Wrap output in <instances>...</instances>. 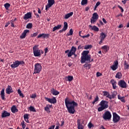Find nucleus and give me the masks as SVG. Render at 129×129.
I'll list each match as a JSON object with an SVG mask.
<instances>
[{"label": "nucleus", "mask_w": 129, "mask_h": 129, "mask_svg": "<svg viewBox=\"0 0 129 129\" xmlns=\"http://www.w3.org/2000/svg\"><path fill=\"white\" fill-rule=\"evenodd\" d=\"M102 21H103V23H104V24H106V23H107V22H106V20H105V19H104V18L102 19Z\"/></svg>", "instance_id": "052dcab7"}, {"label": "nucleus", "mask_w": 129, "mask_h": 129, "mask_svg": "<svg viewBox=\"0 0 129 129\" xmlns=\"http://www.w3.org/2000/svg\"><path fill=\"white\" fill-rule=\"evenodd\" d=\"M121 77H122V74H121V73L118 72L115 76L116 78H118V79H121Z\"/></svg>", "instance_id": "c756f323"}, {"label": "nucleus", "mask_w": 129, "mask_h": 129, "mask_svg": "<svg viewBox=\"0 0 129 129\" xmlns=\"http://www.w3.org/2000/svg\"><path fill=\"white\" fill-rule=\"evenodd\" d=\"M118 28H123V25L122 24H120Z\"/></svg>", "instance_id": "338daca9"}, {"label": "nucleus", "mask_w": 129, "mask_h": 129, "mask_svg": "<svg viewBox=\"0 0 129 129\" xmlns=\"http://www.w3.org/2000/svg\"><path fill=\"white\" fill-rule=\"evenodd\" d=\"M120 119V117L116 114V113H113V122H118Z\"/></svg>", "instance_id": "9d476101"}, {"label": "nucleus", "mask_w": 129, "mask_h": 129, "mask_svg": "<svg viewBox=\"0 0 129 129\" xmlns=\"http://www.w3.org/2000/svg\"><path fill=\"white\" fill-rule=\"evenodd\" d=\"M32 18V13L31 12H28L24 15L23 17L24 20L27 21L28 19H31Z\"/></svg>", "instance_id": "4468645a"}, {"label": "nucleus", "mask_w": 129, "mask_h": 129, "mask_svg": "<svg viewBox=\"0 0 129 129\" xmlns=\"http://www.w3.org/2000/svg\"><path fill=\"white\" fill-rule=\"evenodd\" d=\"M36 96L37 95H36V94H32L31 95H30L31 98H36Z\"/></svg>", "instance_id": "5fc2aeb1"}, {"label": "nucleus", "mask_w": 129, "mask_h": 129, "mask_svg": "<svg viewBox=\"0 0 129 129\" xmlns=\"http://www.w3.org/2000/svg\"><path fill=\"white\" fill-rule=\"evenodd\" d=\"M64 102L69 113L74 114V113L75 112V109H74V107H75V106H78V104L68 98L65 99Z\"/></svg>", "instance_id": "f257e3e1"}, {"label": "nucleus", "mask_w": 129, "mask_h": 129, "mask_svg": "<svg viewBox=\"0 0 129 129\" xmlns=\"http://www.w3.org/2000/svg\"><path fill=\"white\" fill-rule=\"evenodd\" d=\"M11 111H12L13 113H16V112H18V109H17V107H16L15 106H13L11 108Z\"/></svg>", "instance_id": "cd10ccee"}, {"label": "nucleus", "mask_w": 129, "mask_h": 129, "mask_svg": "<svg viewBox=\"0 0 129 129\" xmlns=\"http://www.w3.org/2000/svg\"><path fill=\"white\" fill-rule=\"evenodd\" d=\"M45 100L49 102V103H52L53 104L56 103L57 102V100L55 97H53L52 98H48L47 97L45 98Z\"/></svg>", "instance_id": "f8f14e48"}, {"label": "nucleus", "mask_w": 129, "mask_h": 129, "mask_svg": "<svg viewBox=\"0 0 129 129\" xmlns=\"http://www.w3.org/2000/svg\"><path fill=\"white\" fill-rule=\"evenodd\" d=\"M106 37V35L104 33H101L100 34V39L104 40Z\"/></svg>", "instance_id": "72a5a7b5"}, {"label": "nucleus", "mask_w": 129, "mask_h": 129, "mask_svg": "<svg viewBox=\"0 0 129 129\" xmlns=\"http://www.w3.org/2000/svg\"><path fill=\"white\" fill-rule=\"evenodd\" d=\"M98 111H102L108 108V102L105 100H102L99 104Z\"/></svg>", "instance_id": "7ed1b4c3"}, {"label": "nucleus", "mask_w": 129, "mask_h": 129, "mask_svg": "<svg viewBox=\"0 0 129 129\" xmlns=\"http://www.w3.org/2000/svg\"><path fill=\"white\" fill-rule=\"evenodd\" d=\"M128 68H129L128 64H127V63H126V61H125L124 62V68L125 70H127V69H128Z\"/></svg>", "instance_id": "e433bc0d"}, {"label": "nucleus", "mask_w": 129, "mask_h": 129, "mask_svg": "<svg viewBox=\"0 0 129 129\" xmlns=\"http://www.w3.org/2000/svg\"><path fill=\"white\" fill-rule=\"evenodd\" d=\"M68 28V24L67 23V22H64V25H63V27L62 28V29L59 31V33H62V32H63L66 31V30H67Z\"/></svg>", "instance_id": "2eb2a0df"}, {"label": "nucleus", "mask_w": 129, "mask_h": 129, "mask_svg": "<svg viewBox=\"0 0 129 129\" xmlns=\"http://www.w3.org/2000/svg\"><path fill=\"white\" fill-rule=\"evenodd\" d=\"M34 67V74L40 73V72H41V71L42 70V66H41V64L37 63L35 64Z\"/></svg>", "instance_id": "423d86ee"}, {"label": "nucleus", "mask_w": 129, "mask_h": 129, "mask_svg": "<svg viewBox=\"0 0 129 129\" xmlns=\"http://www.w3.org/2000/svg\"><path fill=\"white\" fill-rule=\"evenodd\" d=\"M107 98H109V99H113V98H114V95L112 94L110 95L109 93L107 95V96L106 97Z\"/></svg>", "instance_id": "f704fd0d"}, {"label": "nucleus", "mask_w": 129, "mask_h": 129, "mask_svg": "<svg viewBox=\"0 0 129 129\" xmlns=\"http://www.w3.org/2000/svg\"><path fill=\"white\" fill-rule=\"evenodd\" d=\"M61 27H62L61 25H58L56 26H55L53 28L52 32H55L56 30H59V29H61Z\"/></svg>", "instance_id": "a878e982"}, {"label": "nucleus", "mask_w": 129, "mask_h": 129, "mask_svg": "<svg viewBox=\"0 0 129 129\" xmlns=\"http://www.w3.org/2000/svg\"><path fill=\"white\" fill-rule=\"evenodd\" d=\"M109 93L107 91H103V94L104 96H106V97Z\"/></svg>", "instance_id": "8fccbe9b"}, {"label": "nucleus", "mask_w": 129, "mask_h": 129, "mask_svg": "<svg viewBox=\"0 0 129 129\" xmlns=\"http://www.w3.org/2000/svg\"><path fill=\"white\" fill-rule=\"evenodd\" d=\"M1 98L3 100H5V89H3L1 92Z\"/></svg>", "instance_id": "c85d7f7f"}, {"label": "nucleus", "mask_w": 129, "mask_h": 129, "mask_svg": "<svg viewBox=\"0 0 129 129\" xmlns=\"http://www.w3.org/2000/svg\"><path fill=\"white\" fill-rule=\"evenodd\" d=\"M102 50H103L104 51V52H107L108 51V46L105 45L102 47Z\"/></svg>", "instance_id": "c9c22d12"}, {"label": "nucleus", "mask_w": 129, "mask_h": 129, "mask_svg": "<svg viewBox=\"0 0 129 129\" xmlns=\"http://www.w3.org/2000/svg\"><path fill=\"white\" fill-rule=\"evenodd\" d=\"M52 107V105H47L44 108V110L47 111L48 113H50L51 111H50V108Z\"/></svg>", "instance_id": "6ab92c4d"}, {"label": "nucleus", "mask_w": 129, "mask_h": 129, "mask_svg": "<svg viewBox=\"0 0 129 129\" xmlns=\"http://www.w3.org/2000/svg\"><path fill=\"white\" fill-rule=\"evenodd\" d=\"M119 17H122V14H118V15H117L116 16V18H118Z\"/></svg>", "instance_id": "e2e57ef3"}, {"label": "nucleus", "mask_w": 129, "mask_h": 129, "mask_svg": "<svg viewBox=\"0 0 129 129\" xmlns=\"http://www.w3.org/2000/svg\"><path fill=\"white\" fill-rule=\"evenodd\" d=\"M51 92L52 94H53V95H58V94H59V92H58V91L55 90L54 89H52L51 90Z\"/></svg>", "instance_id": "393cba45"}, {"label": "nucleus", "mask_w": 129, "mask_h": 129, "mask_svg": "<svg viewBox=\"0 0 129 129\" xmlns=\"http://www.w3.org/2000/svg\"><path fill=\"white\" fill-rule=\"evenodd\" d=\"M21 125L22 126V129H25L26 128V124H25V121H22L21 122Z\"/></svg>", "instance_id": "c03bdc74"}, {"label": "nucleus", "mask_w": 129, "mask_h": 129, "mask_svg": "<svg viewBox=\"0 0 129 129\" xmlns=\"http://www.w3.org/2000/svg\"><path fill=\"white\" fill-rule=\"evenodd\" d=\"M89 37H90V34H88L87 35L82 36V38L83 39H85V38H88Z\"/></svg>", "instance_id": "603ef678"}, {"label": "nucleus", "mask_w": 129, "mask_h": 129, "mask_svg": "<svg viewBox=\"0 0 129 129\" xmlns=\"http://www.w3.org/2000/svg\"><path fill=\"white\" fill-rule=\"evenodd\" d=\"M103 41H104V40H103V39H101L100 41L99 42V44L100 45H101V44H102Z\"/></svg>", "instance_id": "bf43d9fd"}, {"label": "nucleus", "mask_w": 129, "mask_h": 129, "mask_svg": "<svg viewBox=\"0 0 129 129\" xmlns=\"http://www.w3.org/2000/svg\"><path fill=\"white\" fill-rule=\"evenodd\" d=\"M48 34H45L44 33L40 34L38 35L37 38L39 39V38H47V37H48Z\"/></svg>", "instance_id": "5701e85b"}, {"label": "nucleus", "mask_w": 129, "mask_h": 129, "mask_svg": "<svg viewBox=\"0 0 129 129\" xmlns=\"http://www.w3.org/2000/svg\"><path fill=\"white\" fill-rule=\"evenodd\" d=\"M76 50H77V48L74 46H72L71 50H70L71 51L72 53H73L74 55H75V52H76Z\"/></svg>", "instance_id": "2f4dec72"}, {"label": "nucleus", "mask_w": 129, "mask_h": 129, "mask_svg": "<svg viewBox=\"0 0 129 129\" xmlns=\"http://www.w3.org/2000/svg\"><path fill=\"white\" fill-rule=\"evenodd\" d=\"M80 120H81L80 119H78V120H77L78 128V129H83V128H84V127L83 126V125H82V124L80 122Z\"/></svg>", "instance_id": "aec40b11"}, {"label": "nucleus", "mask_w": 129, "mask_h": 129, "mask_svg": "<svg viewBox=\"0 0 129 129\" xmlns=\"http://www.w3.org/2000/svg\"><path fill=\"white\" fill-rule=\"evenodd\" d=\"M23 117L24 118V120L29 123L30 121H29V114H25L23 116Z\"/></svg>", "instance_id": "4be33fe9"}, {"label": "nucleus", "mask_w": 129, "mask_h": 129, "mask_svg": "<svg viewBox=\"0 0 129 129\" xmlns=\"http://www.w3.org/2000/svg\"><path fill=\"white\" fill-rule=\"evenodd\" d=\"M38 14H41V10H40L39 8H38Z\"/></svg>", "instance_id": "774afa93"}, {"label": "nucleus", "mask_w": 129, "mask_h": 129, "mask_svg": "<svg viewBox=\"0 0 129 129\" xmlns=\"http://www.w3.org/2000/svg\"><path fill=\"white\" fill-rule=\"evenodd\" d=\"M4 7L6 10H9V8L11 7V5L9 3H6L4 5Z\"/></svg>", "instance_id": "37998d69"}, {"label": "nucleus", "mask_w": 129, "mask_h": 129, "mask_svg": "<svg viewBox=\"0 0 129 129\" xmlns=\"http://www.w3.org/2000/svg\"><path fill=\"white\" fill-rule=\"evenodd\" d=\"M117 7L121 10V13H123V9H122V7H120L119 5H118Z\"/></svg>", "instance_id": "4d7b16f0"}, {"label": "nucleus", "mask_w": 129, "mask_h": 129, "mask_svg": "<svg viewBox=\"0 0 129 129\" xmlns=\"http://www.w3.org/2000/svg\"><path fill=\"white\" fill-rule=\"evenodd\" d=\"M100 5V2H97V3L96 4V5L95 6V10L96 9V8H97V7H98V6H99Z\"/></svg>", "instance_id": "6e6d98bb"}, {"label": "nucleus", "mask_w": 129, "mask_h": 129, "mask_svg": "<svg viewBox=\"0 0 129 129\" xmlns=\"http://www.w3.org/2000/svg\"><path fill=\"white\" fill-rule=\"evenodd\" d=\"M102 74L101 73H99V72H97L96 73V76L97 77H99V76H101Z\"/></svg>", "instance_id": "13d9d810"}, {"label": "nucleus", "mask_w": 129, "mask_h": 129, "mask_svg": "<svg viewBox=\"0 0 129 129\" xmlns=\"http://www.w3.org/2000/svg\"><path fill=\"white\" fill-rule=\"evenodd\" d=\"M6 93L7 94H11L12 92H13V88H12V87L11 86H8V88L6 89Z\"/></svg>", "instance_id": "dca6fc26"}, {"label": "nucleus", "mask_w": 129, "mask_h": 129, "mask_svg": "<svg viewBox=\"0 0 129 129\" xmlns=\"http://www.w3.org/2000/svg\"><path fill=\"white\" fill-rule=\"evenodd\" d=\"M11 22V27H15V25H14V22H13V20H12Z\"/></svg>", "instance_id": "0e129e2a"}, {"label": "nucleus", "mask_w": 129, "mask_h": 129, "mask_svg": "<svg viewBox=\"0 0 129 129\" xmlns=\"http://www.w3.org/2000/svg\"><path fill=\"white\" fill-rule=\"evenodd\" d=\"M29 32H30L29 30H24L23 33H22L21 35L20 36L21 39H24V38H26V35H27V33H29Z\"/></svg>", "instance_id": "f3484780"}, {"label": "nucleus", "mask_w": 129, "mask_h": 129, "mask_svg": "<svg viewBox=\"0 0 129 129\" xmlns=\"http://www.w3.org/2000/svg\"><path fill=\"white\" fill-rule=\"evenodd\" d=\"M32 27H33L32 23H28L26 26L27 29H32Z\"/></svg>", "instance_id": "49530a36"}, {"label": "nucleus", "mask_w": 129, "mask_h": 129, "mask_svg": "<svg viewBox=\"0 0 129 129\" xmlns=\"http://www.w3.org/2000/svg\"><path fill=\"white\" fill-rule=\"evenodd\" d=\"M88 126L89 128H91V127H92V126H93V124L92 123H91V122H89L88 124Z\"/></svg>", "instance_id": "864d4df0"}, {"label": "nucleus", "mask_w": 129, "mask_h": 129, "mask_svg": "<svg viewBox=\"0 0 129 129\" xmlns=\"http://www.w3.org/2000/svg\"><path fill=\"white\" fill-rule=\"evenodd\" d=\"M23 64H24L23 61L16 60L13 62V63L11 65V67L13 69H15V68H17V67H19L20 65H23Z\"/></svg>", "instance_id": "39448f33"}, {"label": "nucleus", "mask_w": 129, "mask_h": 129, "mask_svg": "<svg viewBox=\"0 0 129 129\" xmlns=\"http://www.w3.org/2000/svg\"><path fill=\"white\" fill-rule=\"evenodd\" d=\"M103 118L105 120L110 119L111 118V113L109 111H105L103 115Z\"/></svg>", "instance_id": "0eeeda50"}, {"label": "nucleus", "mask_w": 129, "mask_h": 129, "mask_svg": "<svg viewBox=\"0 0 129 129\" xmlns=\"http://www.w3.org/2000/svg\"><path fill=\"white\" fill-rule=\"evenodd\" d=\"M38 34H39V33L38 32H35L33 34H31V37H32V38H34L35 37H37V36H38Z\"/></svg>", "instance_id": "a18cd8bd"}, {"label": "nucleus", "mask_w": 129, "mask_h": 129, "mask_svg": "<svg viewBox=\"0 0 129 129\" xmlns=\"http://www.w3.org/2000/svg\"><path fill=\"white\" fill-rule=\"evenodd\" d=\"M29 110H30V111H32L33 112H36V109L32 106L29 107Z\"/></svg>", "instance_id": "79ce46f5"}, {"label": "nucleus", "mask_w": 129, "mask_h": 129, "mask_svg": "<svg viewBox=\"0 0 129 129\" xmlns=\"http://www.w3.org/2000/svg\"><path fill=\"white\" fill-rule=\"evenodd\" d=\"M54 4H55V0H48V3L45 6V10L48 11Z\"/></svg>", "instance_id": "1a4fd4ad"}, {"label": "nucleus", "mask_w": 129, "mask_h": 129, "mask_svg": "<svg viewBox=\"0 0 129 129\" xmlns=\"http://www.w3.org/2000/svg\"><path fill=\"white\" fill-rule=\"evenodd\" d=\"M11 114L8 112L7 111H4L3 113H2V117H7V116H10Z\"/></svg>", "instance_id": "412c9836"}, {"label": "nucleus", "mask_w": 129, "mask_h": 129, "mask_svg": "<svg viewBox=\"0 0 129 129\" xmlns=\"http://www.w3.org/2000/svg\"><path fill=\"white\" fill-rule=\"evenodd\" d=\"M87 4V0H82L81 2L82 6H84Z\"/></svg>", "instance_id": "de8ad7c7"}, {"label": "nucleus", "mask_w": 129, "mask_h": 129, "mask_svg": "<svg viewBox=\"0 0 129 129\" xmlns=\"http://www.w3.org/2000/svg\"><path fill=\"white\" fill-rule=\"evenodd\" d=\"M118 85L121 88H126V83L123 80H120L118 82Z\"/></svg>", "instance_id": "ddd939ff"}, {"label": "nucleus", "mask_w": 129, "mask_h": 129, "mask_svg": "<svg viewBox=\"0 0 129 129\" xmlns=\"http://www.w3.org/2000/svg\"><path fill=\"white\" fill-rule=\"evenodd\" d=\"M88 54H89L88 50H84L82 53L81 63H85L86 61L89 62H91V55H88Z\"/></svg>", "instance_id": "f03ea898"}, {"label": "nucleus", "mask_w": 129, "mask_h": 129, "mask_svg": "<svg viewBox=\"0 0 129 129\" xmlns=\"http://www.w3.org/2000/svg\"><path fill=\"white\" fill-rule=\"evenodd\" d=\"M125 97H121L119 95H118V99L121 101V102H125V99H124Z\"/></svg>", "instance_id": "7c9ffc66"}, {"label": "nucleus", "mask_w": 129, "mask_h": 129, "mask_svg": "<svg viewBox=\"0 0 129 129\" xmlns=\"http://www.w3.org/2000/svg\"><path fill=\"white\" fill-rule=\"evenodd\" d=\"M110 68L113 71H115V70L118 68V61L117 60H115L113 64L110 66Z\"/></svg>", "instance_id": "9b49d317"}, {"label": "nucleus", "mask_w": 129, "mask_h": 129, "mask_svg": "<svg viewBox=\"0 0 129 129\" xmlns=\"http://www.w3.org/2000/svg\"><path fill=\"white\" fill-rule=\"evenodd\" d=\"M18 93L19 94V96H21V97L24 98V94L22 93V91L21 90L18 89Z\"/></svg>", "instance_id": "58836bf2"}, {"label": "nucleus", "mask_w": 129, "mask_h": 129, "mask_svg": "<svg viewBox=\"0 0 129 129\" xmlns=\"http://www.w3.org/2000/svg\"><path fill=\"white\" fill-rule=\"evenodd\" d=\"M66 79H68V81H72L73 80V77L71 76H69L66 77Z\"/></svg>", "instance_id": "4c0bfd02"}, {"label": "nucleus", "mask_w": 129, "mask_h": 129, "mask_svg": "<svg viewBox=\"0 0 129 129\" xmlns=\"http://www.w3.org/2000/svg\"><path fill=\"white\" fill-rule=\"evenodd\" d=\"M98 99H99L98 96H97L94 99V101H93L92 102L93 104H94V103H95L96 101H98Z\"/></svg>", "instance_id": "09e8293b"}, {"label": "nucleus", "mask_w": 129, "mask_h": 129, "mask_svg": "<svg viewBox=\"0 0 129 129\" xmlns=\"http://www.w3.org/2000/svg\"><path fill=\"white\" fill-rule=\"evenodd\" d=\"M98 14L96 13H94L93 14L92 17L91 19V24H94V23H95V22H96L97 21V20H98Z\"/></svg>", "instance_id": "6e6552de"}, {"label": "nucleus", "mask_w": 129, "mask_h": 129, "mask_svg": "<svg viewBox=\"0 0 129 129\" xmlns=\"http://www.w3.org/2000/svg\"><path fill=\"white\" fill-rule=\"evenodd\" d=\"M38 47H39V45H36L33 48V54L35 57H39V56H41L40 50L38 49Z\"/></svg>", "instance_id": "20e7f679"}, {"label": "nucleus", "mask_w": 129, "mask_h": 129, "mask_svg": "<svg viewBox=\"0 0 129 129\" xmlns=\"http://www.w3.org/2000/svg\"><path fill=\"white\" fill-rule=\"evenodd\" d=\"M89 28L91 30L94 31L95 32H98V31H99V28L96 26H92L91 25H89Z\"/></svg>", "instance_id": "a211bd4d"}, {"label": "nucleus", "mask_w": 129, "mask_h": 129, "mask_svg": "<svg viewBox=\"0 0 129 129\" xmlns=\"http://www.w3.org/2000/svg\"><path fill=\"white\" fill-rule=\"evenodd\" d=\"M72 16H73V12H71L65 15L64 19H69V18H70V17H72Z\"/></svg>", "instance_id": "bb28decb"}, {"label": "nucleus", "mask_w": 129, "mask_h": 129, "mask_svg": "<svg viewBox=\"0 0 129 129\" xmlns=\"http://www.w3.org/2000/svg\"><path fill=\"white\" fill-rule=\"evenodd\" d=\"M127 1H128V0H123L122 1V3H123V4L124 5H125V4L126 3V2H127Z\"/></svg>", "instance_id": "680f3d73"}, {"label": "nucleus", "mask_w": 129, "mask_h": 129, "mask_svg": "<svg viewBox=\"0 0 129 129\" xmlns=\"http://www.w3.org/2000/svg\"><path fill=\"white\" fill-rule=\"evenodd\" d=\"M73 55H74V53H72L71 51H69L68 53V57H71Z\"/></svg>", "instance_id": "3c124183"}, {"label": "nucleus", "mask_w": 129, "mask_h": 129, "mask_svg": "<svg viewBox=\"0 0 129 129\" xmlns=\"http://www.w3.org/2000/svg\"><path fill=\"white\" fill-rule=\"evenodd\" d=\"M72 35H73V30L71 28L70 30L69 33L67 34V36H72Z\"/></svg>", "instance_id": "ea45409f"}, {"label": "nucleus", "mask_w": 129, "mask_h": 129, "mask_svg": "<svg viewBox=\"0 0 129 129\" xmlns=\"http://www.w3.org/2000/svg\"><path fill=\"white\" fill-rule=\"evenodd\" d=\"M110 82L112 85L113 88L115 89L116 88V82L114 81V80H111Z\"/></svg>", "instance_id": "b1692460"}, {"label": "nucleus", "mask_w": 129, "mask_h": 129, "mask_svg": "<svg viewBox=\"0 0 129 129\" xmlns=\"http://www.w3.org/2000/svg\"><path fill=\"white\" fill-rule=\"evenodd\" d=\"M44 51H45V54H46V53H48V48H46L44 49Z\"/></svg>", "instance_id": "69168bd1"}, {"label": "nucleus", "mask_w": 129, "mask_h": 129, "mask_svg": "<svg viewBox=\"0 0 129 129\" xmlns=\"http://www.w3.org/2000/svg\"><path fill=\"white\" fill-rule=\"evenodd\" d=\"M84 68H86V69H90L91 68V64L89 63H86L83 66Z\"/></svg>", "instance_id": "473e14b6"}, {"label": "nucleus", "mask_w": 129, "mask_h": 129, "mask_svg": "<svg viewBox=\"0 0 129 129\" xmlns=\"http://www.w3.org/2000/svg\"><path fill=\"white\" fill-rule=\"evenodd\" d=\"M91 48H92V45H88L85 46L84 49L85 50H88V49H91Z\"/></svg>", "instance_id": "a19ab883"}]
</instances>
